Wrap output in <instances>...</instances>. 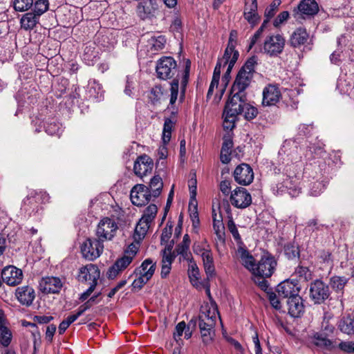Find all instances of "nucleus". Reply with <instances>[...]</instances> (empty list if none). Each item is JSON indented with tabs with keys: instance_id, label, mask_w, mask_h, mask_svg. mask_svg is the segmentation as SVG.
<instances>
[{
	"instance_id": "3c124183",
	"label": "nucleus",
	"mask_w": 354,
	"mask_h": 354,
	"mask_svg": "<svg viewBox=\"0 0 354 354\" xmlns=\"http://www.w3.org/2000/svg\"><path fill=\"white\" fill-rule=\"evenodd\" d=\"M150 274L151 272L145 273V276L138 274V277L133 280L131 284L133 289L140 290L150 279Z\"/></svg>"
},
{
	"instance_id": "cd10ccee",
	"label": "nucleus",
	"mask_w": 354,
	"mask_h": 354,
	"mask_svg": "<svg viewBox=\"0 0 354 354\" xmlns=\"http://www.w3.org/2000/svg\"><path fill=\"white\" fill-rule=\"evenodd\" d=\"M233 147V141L231 136L227 133L223 137L220 158L223 164H227L231 160V149Z\"/></svg>"
},
{
	"instance_id": "c756f323",
	"label": "nucleus",
	"mask_w": 354,
	"mask_h": 354,
	"mask_svg": "<svg viewBox=\"0 0 354 354\" xmlns=\"http://www.w3.org/2000/svg\"><path fill=\"white\" fill-rule=\"evenodd\" d=\"M149 222L142 218L138 222L133 234V239L136 243H139L145 236L150 227Z\"/></svg>"
},
{
	"instance_id": "ea45409f",
	"label": "nucleus",
	"mask_w": 354,
	"mask_h": 354,
	"mask_svg": "<svg viewBox=\"0 0 354 354\" xmlns=\"http://www.w3.org/2000/svg\"><path fill=\"white\" fill-rule=\"evenodd\" d=\"M203 266L207 274V280L209 281V277L214 275L215 268L214 265V260L212 253H207L202 257Z\"/></svg>"
},
{
	"instance_id": "58836bf2",
	"label": "nucleus",
	"mask_w": 354,
	"mask_h": 354,
	"mask_svg": "<svg viewBox=\"0 0 354 354\" xmlns=\"http://www.w3.org/2000/svg\"><path fill=\"white\" fill-rule=\"evenodd\" d=\"M313 343L322 348L330 349L333 347L332 342L327 337V335L323 333H317L313 337Z\"/></svg>"
},
{
	"instance_id": "603ef678",
	"label": "nucleus",
	"mask_w": 354,
	"mask_h": 354,
	"mask_svg": "<svg viewBox=\"0 0 354 354\" xmlns=\"http://www.w3.org/2000/svg\"><path fill=\"white\" fill-rule=\"evenodd\" d=\"M280 4L281 0H273L272 2L266 8L264 17L268 19H272L276 14Z\"/></svg>"
},
{
	"instance_id": "f257e3e1",
	"label": "nucleus",
	"mask_w": 354,
	"mask_h": 354,
	"mask_svg": "<svg viewBox=\"0 0 354 354\" xmlns=\"http://www.w3.org/2000/svg\"><path fill=\"white\" fill-rule=\"evenodd\" d=\"M190 67H191V62L189 59H187L185 62V66L184 71L183 72L181 78L180 79L178 75L170 82V88H169L170 94L169 95V106H167V109L171 110V113L174 117L178 113V108L176 105V103L177 102L178 96L179 94V85H180V97H179L178 102H179V103H182L185 99V91H186L187 85L189 82Z\"/></svg>"
},
{
	"instance_id": "4d7b16f0",
	"label": "nucleus",
	"mask_w": 354,
	"mask_h": 354,
	"mask_svg": "<svg viewBox=\"0 0 354 354\" xmlns=\"http://www.w3.org/2000/svg\"><path fill=\"white\" fill-rule=\"evenodd\" d=\"M214 230L216 235L217 240L221 243H225V232L224 226L222 223L221 220H218L217 223L213 224Z\"/></svg>"
},
{
	"instance_id": "774afa93",
	"label": "nucleus",
	"mask_w": 354,
	"mask_h": 354,
	"mask_svg": "<svg viewBox=\"0 0 354 354\" xmlns=\"http://www.w3.org/2000/svg\"><path fill=\"white\" fill-rule=\"evenodd\" d=\"M185 328L186 324L185 322H180L176 325L175 331L174 333V338L176 339V341L178 342L180 339V337L183 335Z\"/></svg>"
},
{
	"instance_id": "0e129e2a",
	"label": "nucleus",
	"mask_w": 354,
	"mask_h": 354,
	"mask_svg": "<svg viewBox=\"0 0 354 354\" xmlns=\"http://www.w3.org/2000/svg\"><path fill=\"white\" fill-rule=\"evenodd\" d=\"M188 186L190 192L191 201H195L197 189V180L195 174H194V176L189 180Z\"/></svg>"
},
{
	"instance_id": "ddd939ff",
	"label": "nucleus",
	"mask_w": 354,
	"mask_h": 354,
	"mask_svg": "<svg viewBox=\"0 0 354 354\" xmlns=\"http://www.w3.org/2000/svg\"><path fill=\"white\" fill-rule=\"evenodd\" d=\"M130 198L133 205L142 206L149 202L151 195L148 187L142 184H137L131 189Z\"/></svg>"
},
{
	"instance_id": "9b49d317",
	"label": "nucleus",
	"mask_w": 354,
	"mask_h": 354,
	"mask_svg": "<svg viewBox=\"0 0 354 354\" xmlns=\"http://www.w3.org/2000/svg\"><path fill=\"white\" fill-rule=\"evenodd\" d=\"M231 96L227 101L224 112L230 113L232 116H237L244 111V106L246 103V95L241 94L231 91Z\"/></svg>"
},
{
	"instance_id": "6e6552de",
	"label": "nucleus",
	"mask_w": 354,
	"mask_h": 354,
	"mask_svg": "<svg viewBox=\"0 0 354 354\" xmlns=\"http://www.w3.org/2000/svg\"><path fill=\"white\" fill-rule=\"evenodd\" d=\"M118 229L117 223L110 218L106 217L100 221L96 230V239L103 243L111 241L115 235Z\"/></svg>"
},
{
	"instance_id": "b1692460",
	"label": "nucleus",
	"mask_w": 354,
	"mask_h": 354,
	"mask_svg": "<svg viewBox=\"0 0 354 354\" xmlns=\"http://www.w3.org/2000/svg\"><path fill=\"white\" fill-rule=\"evenodd\" d=\"M157 3L154 0H145L137 6V13L142 19H151L155 16Z\"/></svg>"
},
{
	"instance_id": "a211bd4d",
	"label": "nucleus",
	"mask_w": 354,
	"mask_h": 354,
	"mask_svg": "<svg viewBox=\"0 0 354 354\" xmlns=\"http://www.w3.org/2000/svg\"><path fill=\"white\" fill-rule=\"evenodd\" d=\"M153 167V160L147 155L138 156L134 162L133 171L136 176L142 177L152 171Z\"/></svg>"
},
{
	"instance_id": "423d86ee",
	"label": "nucleus",
	"mask_w": 354,
	"mask_h": 354,
	"mask_svg": "<svg viewBox=\"0 0 354 354\" xmlns=\"http://www.w3.org/2000/svg\"><path fill=\"white\" fill-rule=\"evenodd\" d=\"M277 265V260L272 254L264 253L256 263L252 274L263 278L270 277L274 272Z\"/></svg>"
},
{
	"instance_id": "bb28decb",
	"label": "nucleus",
	"mask_w": 354,
	"mask_h": 354,
	"mask_svg": "<svg viewBox=\"0 0 354 354\" xmlns=\"http://www.w3.org/2000/svg\"><path fill=\"white\" fill-rule=\"evenodd\" d=\"M288 313L292 317H299L304 312V305L301 297L298 295L291 297L288 299Z\"/></svg>"
},
{
	"instance_id": "a19ab883",
	"label": "nucleus",
	"mask_w": 354,
	"mask_h": 354,
	"mask_svg": "<svg viewBox=\"0 0 354 354\" xmlns=\"http://www.w3.org/2000/svg\"><path fill=\"white\" fill-rule=\"evenodd\" d=\"M175 122L171 118H165L162 129V139L164 145L169 142L171 137V132L174 127Z\"/></svg>"
},
{
	"instance_id": "37998d69",
	"label": "nucleus",
	"mask_w": 354,
	"mask_h": 354,
	"mask_svg": "<svg viewBox=\"0 0 354 354\" xmlns=\"http://www.w3.org/2000/svg\"><path fill=\"white\" fill-rule=\"evenodd\" d=\"M192 249L196 254L200 255L201 257L207 253H212L210 247L205 239L202 241L194 242Z\"/></svg>"
},
{
	"instance_id": "7c9ffc66",
	"label": "nucleus",
	"mask_w": 354,
	"mask_h": 354,
	"mask_svg": "<svg viewBox=\"0 0 354 354\" xmlns=\"http://www.w3.org/2000/svg\"><path fill=\"white\" fill-rule=\"evenodd\" d=\"M39 21V18L32 11L24 14L20 19L21 27L24 30H32Z\"/></svg>"
},
{
	"instance_id": "c9c22d12",
	"label": "nucleus",
	"mask_w": 354,
	"mask_h": 354,
	"mask_svg": "<svg viewBox=\"0 0 354 354\" xmlns=\"http://www.w3.org/2000/svg\"><path fill=\"white\" fill-rule=\"evenodd\" d=\"M299 184V178L297 176H286L283 181L277 185V190L283 191V188L287 189L296 190Z\"/></svg>"
},
{
	"instance_id": "aec40b11",
	"label": "nucleus",
	"mask_w": 354,
	"mask_h": 354,
	"mask_svg": "<svg viewBox=\"0 0 354 354\" xmlns=\"http://www.w3.org/2000/svg\"><path fill=\"white\" fill-rule=\"evenodd\" d=\"M300 288L298 283L293 281L285 280L277 286V292L279 297L290 299L291 297L299 295Z\"/></svg>"
},
{
	"instance_id": "49530a36",
	"label": "nucleus",
	"mask_w": 354,
	"mask_h": 354,
	"mask_svg": "<svg viewBox=\"0 0 354 354\" xmlns=\"http://www.w3.org/2000/svg\"><path fill=\"white\" fill-rule=\"evenodd\" d=\"M33 5V0H14L13 8L17 12H26L29 10Z\"/></svg>"
},
{
	"instance_id": "864d4df0",
	"label": "nucleus",
	"mask_w": 354,
	"mask_h": 354,
	"mask_svg": "<svg viewBox=\"0 0 354 354\" xmlns=\"http://www.w3.org/2000/svg\"><path fill=\"white\" fill-rule=\"evenodd\" d=\"M295 274L300 279L304 281H308L312 278V273L310 270L304 266H298L295 271Z\"/></svg>"
},
{
	"instance_id": "4c0bfd02",
	"label": "nucleus",
	"mask_w": 354,
	"mask_h": 354,
	"mask_svg": "<svg viewBox=\"0 0 354 354\" xmlns=\"http://www.w3.org/2000/svg\"><path fill=\"white\" fill-rule=\"evenodd\" d=\"M235 53H237V55L236 57V62L239 58V53L237 50H235V46L230 40V41H228V44L225 50L223 57L218 59L223 63V66H228V64H230L234 56L235 55Z\"/></svg>"
},
{
	"instance_id": "e2e57ef3",
	"label": "nucleus",
	"mask_w": 354,
	"mask_h": 354,
	"mask_svg": "<svg viewBox=\"0 0 354 354\" xmlns=\"http://www.w3.org/2000/svg\"><path fill=\"white\" fill-rule=\"evenodd\" d=\"M132 256L124 254L122 258L115 261L116 266H118L120 270H123L132 262Z\"/></svg>"
},
{
	"instance_id": "79ce46f5",
	"label": "nucleus",
	"mask_w": 354,
	"mask_h": 354,
	"mask_svg": "<svg viewBox=\"0 0 354 354\" xmlns=\"http://www.w3.org/2000/svg\"><path fill=\"white\" fill-rule=\"evenodd\" d=\"M32 12L39 18L49 9L48 0H37L33 1Z\"/></svg>"
},
{
	"instance_id": "393cba45",
	"label": "nucleus",
	"mask_w": 354,
	"mask_h": 354,
	"mask_svg": "<svg viewBox=\"0 0 354 354\" xmlns=\"http://www.w3.org/2000/svg\"><path fill=\"white\" fill-rule=\"evenodd\" d=\"M15 295L20 304L27 306H30L35 298V290L29 286L18 287Z\"/></svg>"
},
{
	"instance_id": "7ed1b4c3",
	"label": "nucleus",
	"mask_w": 354,
	"mask_h": 354,
	"mask_svg": "<svg viewBox=\"0 0 354 354\" xmlns=\"http://www.w3.org/2000/svg\"><path fill=\"white\" fill-rule=\"evenodd\" d=\"M50 198L46 192L31 190L23 200L21 209L29 215L39 213L42 209L41 205L49 203Z\"/></svg>"
},
{
	"instance_id": "1a4fd4ad",
	"label": "nucleus",
	"mask_w": 354,
	"mask_h": 354,
	"mask_svg": "<svg viewBox=\"0 0 354 354\" xmlns=\"http://www.w3.org/2000/svg\"><path fill=\"white\" fill-rule=\"evenodd\" d=\"M177 64L171 57L160 58L156 64V71L159 79L167 80L171 79L176 72Z\"/></svg>"
},
{
	"instance_id": "f8f14e48",
	"label": "nucleus",
	"mask_w": 354,
	"mask_h": 354,
	"mask_svg": "<svg viewBox=\"0 0 354 354\" xmlns=\"http://www.w3.org/2000/svg\"><path fill=\"white\" fill-rule=\"evenodd\" d=\"M319 12V6L315 0H301L293 10L296 19L311 17Z\"/></svg>"
},
{
	"instance_id": "6e6d98bb",
	"label": "nucleus",
	"mask_w": 354,
	"mask_h": 354,
	"mask_svg": "<svg viewBox=\"0 0 354 354\" xmlns=\"http://www.w3.org/2000/svg\"><path fill=\"white\" fill-rule=\"evenodd\" d=\"M172 234V225L171 223H167L166 226L162 230V232L161 234V244L167 245L169 244L173 240L169 241V239L171 238Z\"/></svg>"
},
{
	"instance_id": "8fccbe9b",
	"label": "nucleus",
	"mask_w": 354,
	"mask_h": 354,
	"mask_svg": "<svg viewBox=\"0 0 354 354\" xmlns=\"http://www.w3.org/2000/svg\"><path fill=\"white\" fill-rule=\"evenodd\" d=\"M158 212V207L154 204L149 205L144 211L142 219L151 223L156 218Z\"/></svg>"
},
{
	"instance_id": "13d9d810",
	"label": "nucleus",
	"mask_w": 354,
	"mask_h": 354,
	"mask_svg": "<svg viewBox=\"0 0 354 354\" xmlns=\"http://www.w3.org/2000/svg\"><path fill=\"white\" fill-rule=\"evenodd\" d=\"M258 109L250 104L245 103L244 106V117L246 120H250L255 118L258 115Z\"/></svg>"
},
{
	"instance_id": "4be33fe9",
	"label": "nucleus",
	"mask_w": 354,
	"mask_h": 354,
	"mask_svg": "<svg viewBox=\"0 0 354 354\" xmlns=\"http://www.w3.org/2000/svg\"><path fill=\"white\" fill-rule=\"evenodd\" d=\"M188 277L193 286L196 288H205L207 293H209V286L207 279L205 281H200V272L196 263L192 260L189 261L188 268Z\"/></svg>"
},
{
	"instance_id": "9d476101",
	"label": "nucleus",
	"mask_w": 354,
	"mask_h": 354,
	"mask_svg": "<svg viewBox=\"0 0 354 354\" xmlns=\"http://www.w3.org/2000/svg\"><path fill=\"white\" fill-rule=\"evenodd\" d=\"M104 250V243L96 238L87 239L81 246L82 256L89 261L98 258Z\"/></svg>"
},
{
	"instance_id": "c03bdc74",
	"label": "nucleus",
	"mask_w": 354,
	"mask_h": 354,
	"mask_svg": "<svg viewBox=\"0 0 354 354\" xmlns=\"http://www.w3.org/2000/svg\"><path fill=\"white\" fill-rule=\"evenodd\" d=\"M166 90L160 85L154 86L151 90V99L153 104L166 97Z\"/></svg>"
},
{
	"instance_id": "20e7f679",
	"label": "nucleus",
	"mask_w": 354,
	"mask_h": 354,
	"mask_svg": "<svg viewBox=\"0 0 354 354\" xmlns=\"http://www.w3.org/2000/svg\"><path fill=\"white\" fill-rule=\"evenodd\" d=\"M216 317L207 313H201L198 317V326L203 342L207 345L212 342L215 336Z\"/></svg>"
},
{
	"instance_id": "e433bc0d",
	"label": "nucleus",
	"mask_w": 354,
	"mask_h": 354,
	"mask_svg": "<svg viewBox=\"0 0 354 354\" xmlns=\"http://www.w3.org/2000/svg\"><path fill=\"white\" fill-rule=\"evenodd\" d=\"M174 245V241H172L169 244L165 246L163 250L162 266L163 268H171V263L175 259L176 255L171 253Z\"/></svg>"
},
{
	"instance_id": "338daca9",
	"label": "nucleus",
	"mask_w": 354,
	"mask_h": 354,
	"mask_svg": "<svg viewBox=\"0 0 354 354\" xmlns=\"http://www.w3.org/2000/svg\"><path fill=\"white\" fill-rule=\"evenodd\" d=\"M289 18V12L288 11H283L278 15V16L274 19L273 21V25L274 27L278 28L282 24L288 20Z\"/></svg>"
},
{
	"instance_id": "052dcab7",
	"label": "nucleus",
	"mask_w": 354,
	"mask_h": 354,
	"mask_svg": "<svg viewBox=\"0 0 354 354\" xmlns=\"http://www.w3.org/2000/svg\"><path fill=\"white\" fill-rule=\"evenodd\" d=\"M223 128L227 130L232 131L235 127V120L236 116H232L228 113L223 111Z\"/></svg>"
},
{
	"instance_id": "473e14b6",
	"label": "nucleus",
	"mask_w": 354,
	"mask_h": 354,
	"mask_svg": "<svg viewBox=\"0 0 354 354\" xmlns=\"http://www.w3.org/2000/svg\"><path fill=\"white\" fill-rule=\"evenodd\" d=\"M163 187V182L159 175L154 176L150 180L148 187L151 197L157 198L162 192Z\"/></svg>"
},
{
	"instance_id": "2eb2a0df",
	"label": "nucleus",
	"mask_w": 354,
	"mask_h": 354,
	"mask_svg": "<svg viewBox=\"0 0 354 354\" xmlns=\"http://www.w3.org/2000/svg\"><path fill=\"white\" fill-rule=\"evenodd\" d=\"M235 181L239 185H248L254 180V172L252 167L246 164L242 163L238 165L234 171Z\"/></svg>"
},
{
	"instance_id": "4468645a",
	"label": "nucleus",
	"mask_w": 354,
	"mask_h": 354,
	"mask_svg": "<svg viewBox=\"0 0 354 354\" xmlns=\"http://www.w3.org/2000/svg\"><path fill=\"white\" fill-rule=\"evenodd\" d=\"M230 201L237 208H246L252 203V197L245 188L237 187L231 194Z\"/></svg>"
},
{
	"instance_id": "de8ad7c7",
	"label": "nucleus",
	"mask_w": 354,
	"mask_h": 354,
	"mask_svg": "<svg viewBox=\"0 0 354 354\" xmlns=\"http://www.w3.org/2000/svg\"><path fill=\"white\" fill-rule=\"evenodd\" d=\"M189 245L185 244V243H180L177 245L175 251L174 252V254L175 252H176L177 254L180 255L182 258L187 261H191L192 260V254L189 251Z\"/></svg>"
},
{
	"instance_id": "a18cd8bd",
	"label": "nucleus",
	"mask_w": 354,
	"mask_h": 354,
	"mask_svg": "<svg viewBox=\"0 0 354 354\" xmlns=\"http://www.w3.org/2000/svg\"><path fill=\"white\" fill-rule=\"evenodd\" d=\"M348 279L345 277L334 276L330 279V285L331 288L338 292L344 289L347 283Z\"/></svg>"
},
{
	"instance_id": "5fc2aeb1",
	"label": "nucleus",
	"mask_w": 354,
	"mask_h": 354,
	"mask_svg": "<svg viewBox=\"0 0 354 354\" xmlns=\"http://www.w3.org/2000/svg\"><path fill=\"white\" fill-rule=\"evenodd\" d=\"M166 39L164 36H158V37H151L149 43L151 45V50L158 51L163 48Z\"/></svg>"
},
{
	"instance_id": "39448f33",
	"label": "nucleus",
	"mask_w": 354,
	"mask_h": 354,
	"mask_svg": "<svg viewBox=\"0 0 354 354\" xmlns=\"http://www.w3.org/2000/svg\"><path fill=\"white\" fill-rule=\"evenodd\" d=\"M286 39L280 34L270 35L266 37L262 44L261 52L270 57H277L285 47Z\"/></svg>"
},
{
	"instance_id": "dca6fc26",
	"label": "nucleus",
	"mask_w": 354,
	"mask_h": 354,
	"mask_svg": "<svg viewBox=\"0 0 354 354\" xmlns=\"http://www.w3.org/2000/svg\"><path fill=\"white\" fill-rule=\"evenodd\" d=\"M257 8V0H244L243 17L252 28L257 26L261 19Z\"/></svg>"
},
{
	"instance_id": "a878e982",
	"label": "nucleus",
	"mask_w": 354,
	"mask_h": 354,
	"mask_svg": "<svg viewBox=\"0 0 354 354\" xmlns=\"http://www.w3.org/2000/svg\"><path fill=\"white\" fill-rule=\"evenodd\" d=\"M237 253L239 255L242 265L252 274L256 266L254 257L246 248L241 245L239 247Z\"/></svg>"
},
{
	"instance_id": "bf43d9fd",
	"label": "nucleus",
	"mask_w": 354,
	"mask_h": 354,
	"mask_svg": "<svg viewBox=\"0 0 354 354\" xmlns=\"http://www.w3.org/2000/svg\"><path fill=\"white\" fill-rule=\"evenodd\" d=\"M227 228L232 234L233 238L236 241L238 245H243L241 237L239 233L238 229L232 220H230L227 223Z\"/></svg>"
},
{
	"instance_id": "c85d7f7f",
	"label": "nucleus",
	"mask_w": 354,
	"mask_h": 354,
	"mask_svg": "<svg viewBox=\"0 0 354 354\" xmlns=\"http://www.w3.org/2000/svg\"><path fill=\"white\" fill-rule=\"evenodd\" d=\"M12 338V333L6 326L3 313L0 310V344L3 347H8L11 343Z\"/></svg>"
},
{
	"instance_id": "69168bd1",
	"label": "nucleus",
	"mask_w": 354,
	"mask_h": 354,
	"mask_svg": "<svg viewBox=\"0 0 354 354\" xmlns=\"http://www.w3.org/2000/svg\"><path fill=\"white\" fill-rule=\"evenodd\" d=\"M46 132L51 136L58 134L60 131V125L57 122L48 123L45 127Z\"/></svg>"
},
{
	"instance_id": "f3484780",
	"label": "nucleus",
	"mask_w": 354,
	"mask_h": 354,
	"mask_svg": "<svg viewBox=\"0 0 354 354\" xmlns=\"http://www.w3.org/2000/svg\"><path fill=\"white\" fill-rule=\"evenodd\" d=\"M100 276V272L98 267L95 264L89 263L79 269V273L77 278L80 282L82 283L87 281H91V283H97Z\"/></svg>"
},
{
	"instance_id": "0eeeda50",
	"label": "nucleus",
	"mask_w": 354,
	"mask_h": 354,
	"mask_svg": "<svg viewBox=\"0 0 354 354\" xmlns=\"http://www.w3.org/2000/svg\"><path fill=\"white\" fill-rule=\"evenodd\" d=\"M330 295L328 284L320 279L311 282L309 287V298L314 304H324Z\"/></svg>"
},
{
	"instance_id": "72a5a7b5",
	"label": "nucleus",
	"mask_w": 354,
	"mask_h": 354,
	"mask_svg": "<svg viewBox=\"0 0 354 354\" xmlns=\"http://www.w3.org/2000/svg\"><path fill=\"white\" fill-rule=\"evenodd\" d=\"M155 270L156 263H153L151 259H147L142 263L141 266L139 268H137L135 270L133 273L136 275L142 274L145 276V273L148 274L149 272H151L149 275L151 279L154 274Z\"/></svg>"
},
{
	"instance_id": "5701e85b",
	"label": "nucleus",
	"mask_w": 354,
	"mask_h": 354,
	"mask_svg": "<svg viewBox=\"0 0 354 354\" xmlns=\"http://www.w3.org/2000/svg\"><path fill=\"white\" fill-rule=\"evenodd\" d=\"M40 290L46 294L58 293L62 288V282L58 277L43 278L39 283Z\"/></svg>"
},
{
	"instance_id": "2f4dec72",
	"label": "nucleus",
	"mask_w": 354,
	"mask_h": 354,
	"mask_svg": "<svg viewBox=\"0 0 354 354\" xmlns=\"http://www.w3.org/2000/svg\"><path fill=\"white\" fill-rule=\"evenodd\" d=\"M308 35L304 28H297L291 35L290 43L292 46L297 47L305 44Z\"/></svg>"
},
{
	"instance_id": "6ab92c4d",
	"label": "nucleus",
	"mask_w": 354,
	"mask_h": 354,
	"mask_svg": "<svg viewBox=\"0 0 354 354\" xmlns=\"http://www.w3.org/2000/svg\"><path fill=\"white\" fill-rule=\"evenodd\" d=\"M281 98V93L277 85L269 84L263 90V106L276 105Z\"/></svg>"
},
{
	"instance_id": "680f3d73",
	"label": "nucleus",
	"mask_w": 354,
	"mask_h": 354,
	"mask_svg": "<svg viewBox=\"0 0 354 354\" xmlns=\"http://www.w3.org/2000/svg\"><path fill=\"white\" fill-rule=\"evenodd\" d=\"M326 188V185L321 181L314 182L310 188V194L311 196H319Z\"/></svg>"
},
{
	"instance_id": "09e8293b",
	"label": "nucleus",
	"mask_w": 354,
	"mask_h": 354,
	"mask_svg": "<svg viewBox=\"0 0 354 354\" xmlns=\"http://www.w3.org/2000/svg\"><path fill=\"white\" fill-rule=\"evenodd\" d=\"M189 216L192 223V226L194 229H197L200 225V220L197 211V205L193 204L192 201L189 203Z\"/></svg>"
},
{
	"instance_id": "f704fd0d",
	"label": "nucleus",
	"mask_w": 354,
	"mask_h": 354,
	"mask_svg": "<svg viewBox=\"0 0 354 354\" xmlns=\"http://www.w3.org/2000/svg\"><path fill=\"white\" fill-rule=\"evenodd\" d=\"M338 328L348 335L354 334V318L351 316L343 317L338 323Z\"/></svg>"
},
{
	"instance_id": "f03ea898",
	"label": "nucleus",
	"mask_w": 354,
	"mask_h": 354,
	"mask_svg": "<svg viewBox=\"0 0 354 354\" xmlns=\"http://www.w3.org/2000/svg\"><path fill=\"white\" fill-rule=\"evenodd\" d=\"M257 64L256 57L249 58L240 68L234 82L231 91L245 94V91L250 86Z\"/></svg>"
},
{
	"instance_id": "412c9836",
	"label": "nucleus",
	"mask_w": 354,
	"mask_h": 354,
	"mask_svg": "<svg viewBox=\"0 0 354 354\" xmlns=\"http://www.w3.org/2000/svg\"><path fill=\"white\" fill-rule=\"evenodd\" d=\"M23 277L22 271L15 267H6L1 272L2 281L9 286H16L19 284Z\"/></svg>"
}]
</instances>
